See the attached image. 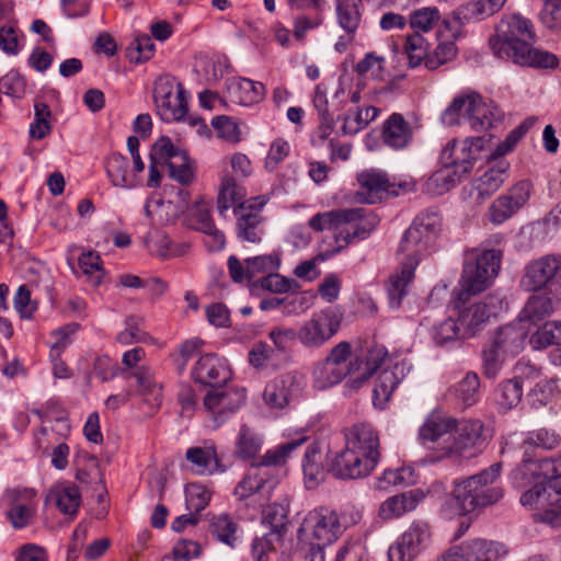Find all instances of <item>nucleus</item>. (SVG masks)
Listing matches in <instances>:
<instances>
[{"label":"nucleus","mask_w":561,"mask_h":561,"mask_svg":"<svg viewBox=\"0 0 561 561\" xmlns=\"http://www.w3.org/2000/svg\"><path fill=\"white\" fill-rule=\"evenodd\" d=\"M106 174L116 187L129 188L135 186V174L129 172V160L121 153H113L108 157Z\"/></svg>","instance_id":"79ce46f5"},{"label":"nucleus","mask_w":561,"mask_h":561,"mask_svg":"<svg viewBox=\"0 0 561 561\" xmlns=\"http://www.w3.org/2000/svg\"><path fill=\"white\" fill-rule=\"evenodd\" d=\"M431 336L438 346H445L451 342L466 339L457 320L447 318L431 329Z\"/></svg>","instance_id":"6e6d98bb"},{"label":"nucleus","mask_w":561,"mask_h":561,"mask_svg":"<svg viewBox=\"0 0 561 561\" xmlns=\"http://www.w3.org/2000/svg\"><path fill=\"white\" fill-rule=\"evenodd\" d=\"M425 497L420 489H413L387 499L379 508V515L385 519L402 516L413 511Z\"/></svg>","instance_id":"c85d7f7f"},{"label":"nucleus","mask_w":561,"mask_h":561,"mask_svg":"<svg viewBox=\"0 0 561 561\" xmlns=\"http://www.w3.org/2000/svg\"><path fill=\"white\" fill-rule=\"evenodd\" d=\"M560 443L561 438L554 431L538 428L528 432L522 444V448L524 449L525 456H528L533 447L541 448L543 450H552L557 448Z\"/></svg>","instance_id":"8fccbe9b"},{"label":"nucleus","mask_w":561,"mask_h":561,"mask_svg":"<svg viewBox=\"0 0 561 561\" xmlns=\"http://www.w3.org/2000/svg\"><path fill=\"white\" fill-rule=\"evenodd\" d=\"M506 0H477L460 7L456 11L457 20L479 21L496 13Z\"/></svg>","instance_id":"a18cd8bd"},{"label":"nucleus","mask_w":561,"mask_h":561,"mask_svg":"<svg viewBox=\"0 0 561 561\" xmlns=\"http://www.w3.org/2000/svg\"><path fill=\"white\" fill-rule=\"evenodd\" d=\"M287 508L282 504H273L264 512V519L271 526L272 530L264 536H268L272 541L278 540L287 520Z\"/></svg>","instance_id":"e2e57ef3"},{"label":"nucleus","mask_w":561,"mask_h":561,"mask_svg":"<svg viewBox=\"0 0 561 561\" xmlns=\"http://www.w3.org/2000/svg\"><path fill=\"white\" fill-rule=\"evenodd\" d=\"M263 437L251 430L248 425H242L236 444V454L242 460L252 462L257 461L262 456H259L263 447Z\"/></svg>","instance_id":"a19ab883"},{"label":"nucleus","mask_w":561,"mask_h":561,"mask_svg":"<svg viewBox=\"0 0 561 561\" xmlns=\"http://www.w3.org/2000/svg\"><path fill=\"white\" fill-rule=\"evenodd\" d=\"M414 271L412 265L400 263L398 270L389 277L387 293L391 308L398 309L401 306L402 299L408 293V287L414 278Z\"/></svg>","instance_id":"e433bc0d"},{"label":"nucleus","mask_w":561,"mask_h":561,"mask_svg":"<svg viewBox=\"0 0 561 561\" xmlns=\"http://www.w3.org/2000/svg\"><path fill=\"white\" fill-rule=\"evenodd\" d=\"M356 376L352 379V388L358 389L373 374L390 362L388 351L382 345L367 347L363 357L357 356Z\"/></svg>","instance_id":"b1692460"},{"label":"nucleus","mask_w":561,"mask_h":561,"mask_svg":"<svg viewBox=\"0 0 561 561\" xmlns=\"http://www.w3.org/2000/svg\"><path fill=\"white\" fill-rule=\"evenodd\" d=\"M308 440L305 433L297 437L268 449L257 461L252 462L243 479L237 484L234 495L243 501L256 493L268 495L276 486V480L271 474V466L284 465L291 454Z\"/></svg>","instance_id":"39448f33"},{"label":"nucleus","mask_w":561,"mask_h":561,"mask_svg":"<svg viewBox=\"0 0 561 561\" xmlns=\"http://www.w3.org/2000/svg\"><path fill=\"white\" fill-rule=\"evenodd\" d=\"M267 197L260 195L240 204L233 209L236 217V236L240 242L259 243L264 237V217L261 214Z\"/></svg>","instance_id":"2eb2a0df"},{"label":"nucleus","mask_w":561,"mask_h":561,"mask_svg":"<svg viewBox=\"0 0 561 561\" xmlns=\"http://www.w3.org/2000/svg\"><path fill=\"white\" fill-rule=\"evenodd\" d=\"M526 336V327L518 322L499 329L491 343L506 356H515L524 348Z\"/></svg>","instance_id":"cd10ccee"},{"label":"nucleus","mask_w":561,"mask_h":561,"mask_svg":"<svg viewBox=\"0 0 561 561\" xmlns=\"http://www.w3.org/2000/svg\"><path fill=\"white\" fill-rule=\"evenodd\" d=\"M501 253L496 250L479 252L473 249L466 253L460 278V291L457 295L456 308L460 309L470 295L485 290L497 275Z\"/></svg>","instance_id":"0eeeda50"},{"label":"nucleus","mask_w":561,"mask_h":561,"mask_svg":"<svg viewBox=\"0 0 561 561\" xmlns=\"http://www.w3.org/2000/svg\"><path fill=\"white\" fill-rule=\"evenodd\" d=\"M185 496L187 508L198 515L208 505L211 493L201 483H188L185 489Z\"/></svg>","instance_id":"338daca9"},{"label":"nucleus","mask_w":561,"mask_h":561,"mask_svg":"<svg viewBox=\"0 0 561 561\" xmlns=\"http://www.w3.org/2000/svg\"><path fill=\"white\" fill-rule=\"evenodd\" d=\"M428 45L421 34L408 35L404 44V53L411 67L419 66L427 56Z\"/></svg>","instance_id":"774afa93"},{"label":"nucleus","mask_w":561,"mask_h":561,"mask_svg":"<svg viewBox=\"0 0 561 561\" xmlns=\"http://www.w3.org/2000/svg\"><path fill=\"white\" fill-rule=\"evenodd\" d=\"M485 145L484 137L468 138L463 141L453 140L442 151L444 169L437 171L430 179V185L442 184L438 193L448 191L455 184L454 175H465L473 168L479 152Z\"/></svg>","instance_id":"6e6552de"},{"label":"nucleus","mask_w":561,"mask_h":561,"mask_svg":"<svg viewBox=\"0 0 561 561\" xmlns=\"http://www.w3.org/2000/svg\"><path fill=\"white\" fill-rule=\"evenodd\" d=\"M535 32L529 20L519 14L503 19L496 28V34L490 38V47L501 59L534 67L556 68L559 59L554 54L533 48Z\"/></svg>","instance_id":"f257e3e1"},{"label":"nucleus","mask_w":561,"mask_h":561,"mask_svg":"<svg viewBox=\"0 0 561 561\" xmlns=\"http://www.w3.org/2000/svg\"><path fill=\"white\" fill-rule=\"evenodd\" d=\"M480 379L476 373H468L454 388L455 396L466 407L473 405L479 397Z\"/></svg>","instance_id":"052dcab7"},{"label":"nucleus","mask_w":561,"mask_h":561,"mask_svg":"<svg viewBox=\"0 0 561 561\" xmlns=\"http://www.w3.org/2000/svg\"><path fill=\"white\" fill-rule=\"evenodd\" d=\"M4 500L9 505L4 514L13 529H24L34 522L37 511L34 489H9L4 493Z\"/></svg>","instance_id":"f3484780"},{"label":"nucleus","mask_w":561,"mask_h":561,"mask_svg":"<svg viewBox=\"0 0 561 561\" xmlns=\"http://www.w3.org/2000/svg\"><path fill=\"white\" fill-rule=\"evenodd\" d=\"M439 19L440 13L437 8H422L410 14V26L414 30V33H427L437 24Z\"/></svg>","instance_id":"680f3d73"},{"label":"nucleus","mask_w":561,"mask_h":561,"mask_svg":"<svg viewBox=\"0 0 561 561\" xmlns=\"http://www.w3.org/2000/svg\"><path fill=\"white\" fill-rule=\"evenodd\" d=\"M300 390V378L295 374H284L265 386L263 399L270 408L283 409L299 394Z\"/></svg>","instance_id":"412c9836"},{"label":"nucleus","mask_w":561,"mask_h":561,"mask_svg":"<svg viewBox=\"0 0 561 561\" xmlns=\"http://www.w3.org/2000/svg\"><path fill=\"white\" fill-rule=\"evenodd\" d=\"M412 470L410 468L401 467L398 469H387L376 480V489L387 491L391 486L403 485L412 482Z\"/></svg>","instance_id":"69168bd1"},{"label":"nucleus","mask_w":561,"mask_h":561,"mask_svg":"<svg viewBox=\"0 0 561 561\" xmlns=\"http://www.w3.org/2000/svg\"><path fill=\"white\" fill-rule=\"evenodd\" d=\"M362 0H335L336 21L347 34V41H353L363 19Z\"/></svg>","instance_id":"2f4dec72"},{"label":"nucleus","mask_w":561,"mask_h":561,"mask_svg":"<svg viewBox=\"0 0 561 561\" xmlns=\"http://www.w3.org/2000/svg\"><path fill=\"white\" fill-rule=\"evenodd\" d=\"M153 99L157 113L162 121L171 123L184 118L187 112L184 89L174 77L161 76L157 79Z\"/></svg>","instance_id":"ddd939ff"},{"label":"nucleus","mask_w":561,"mask_h":561,"mask_svg":"<svg viewBox=\"0 0 561 561\" xmlns=\"http://www.w3.org/2000/svg\"><path fill=\"white\" fill-rule=\"evenodd\" d=\"M456 419L442 413H431L419 430L420 439L424 443H435L446 434H451Z\"/></svg>","instance_id":"c9c22d12"},{"label":"nucleus","mask_w":561,"mask_h":561,"mask_svg":"<svg viewBox=\"0 0 561 561\" xmlns=\"http://www.w3.org/2000/svg\"><path fill=\"white\" fill-rule=\"evenodd\" d=\"M398 252L403 255L400 263L403 265H412V268L415 270L422 257L430 253V250L405 231L400 241Z\"/></svg>","instance_id":"3c124183"},{"label":"nucleus","mask_w":561,"mask_h":561,"mask_svg":"<svg viewBox=\"0 0 561 561\" xmlns=\"http://www.w3.org/2000/svg\"><path fill=\"white\" fill-rule=\"evenodd\" d=\"M238 524L227 514L214 516L209 524V531L220 542L234 548L238 540Z\"/></svg>","instance_id":"de8ad7c7"},{"label":"nucleus","mask_w":561,"mask_h":561,"mask_svg":"<svg viewBox=\"0 0 561 561\" xmlns=\"http://www.w3.org/2000/svg\"><path fill=\"white\" fill-rule=\"evenodd\" d=\"M379 114L375 106L348 111L343 117L342 130L346 135H354L364 129Z\"/></svg>","instance_id":"09e8293b"},{"label":"nucleus","mask_w":561,"mask_h":561,"mask_svg":"<svg viewBox=\"0 0 561 561\" xmlns=\"http://www.w3.org/2000/svg\"><path fill=\"white\" fill-rule=\"evenodd\" d=\"M483 432V423L479 420H456L451 432L453 443L445 447V455L466 458L474 456L485 440Z\"/></svg>","instance_id":"dca6fc26"},{"label":"nucleus","mask_w":561,"mask_h":561,"mask_svg":"<svg viewBox=\"0 0 561 561\" xmlns=\"http://www.w3.org/2000/svg\"><path fill=\"white\" fill-rule=\"evenodd\" d=\"M342 320L343 312L336 307L313 312L297 330L299 343L310 350L322 347L339 332Z\"/></svg>","instance_id":"9b49d317"},{"label":"nucleus","mask_w":561,"mask_h":561,"mask_svg":"<svg viewBox=\"0 0 561 561\" xmlns=\"http://www.w3.org/2000/svg\"><path fill=\"white\" fill-rule=\"evenodd\" d=\"M502 117L501 111L492 103H486L478 95L474 112L471 114L470 127L476 131L491 128Z\"/></svg>","instance_id":"49530a36"},{"label":"nucleus","mask_w":561,"mask_h":561,"mask_svg":"<svg viewBox=\"0 0 561 561\" xmlns=\"http://www.w3.org/2000/svg\"><path fill=\"white\" fill-rule=\"evenodd\" d=\"M314 231L331 230L336 248L332 254L340 252L355 240L366 239L377 225L376 217H367L363 208L335 209L318 213L308 221Z\"/></svg>","instance_id":"20e7f679"},{"label":"nucleus","mask_w":561,"mask_h":561,"mask_svg":"<svg viewBox=\"0 0 561 561\" xmlns=\"http://www.w3.org/2000/svg\"><path fill=\"white\" fill-rule=\"evenodd\" d=\"M351 344L340 342L331 348L328 356L317 364L313 376L319 388L332 387L350 376L348 385L352 387V379L356 376L357 360L351 359Z\"/></svg>","instance_id":"9d476101"},{"label":"nucleus","mask_w":561,"mask_h":561,"mask_svg":"<svg viewBox=\"0 0 561 561\" xmlns=\"http://www.w3.org/2000/svg\"><path fill=\"white\" fill-rule=\"evenodd\" d=\"M79 268L85 280L92 286H99L104 277V270L100 255L94 251L83 252L79 256Z\"/></svg>","instance_id":"4d7b16f0"},{"label":"nucleus","mask_w":561,"mask_h":561,"mask_svg":"<svg viewBox=\"0 0 561 561\" xmlns=\"http://www.w3.org/2000/svg\"><path fill=\"white\" fill-rule=\"evenodd\" d=\"M512 480L517 489L526 490L538 481H543L541 461L533 460L524 455V458L512 472Z\"/></svg>","instance_id":"37998d69"},{"label":"nucleus","mask_w":561,"mask_h":561,"mask_svg":"<svg viewBox=\"0 0 561 561\" xmlns=\"http://www.w3.org/2000/svg\"><path fill=\"white\" fill-rule=\"evenodd\" d=\"M523 397V381L515 377L502 382L496 391V403L503 411L515 408Z\"/></svg>","instance_id":"864d4df0"},{"label":"nucleus","mask_w":561,"mask_h":561,"mask_svg":"<svg viewBox=\"0 0 561 561\" xmlns=\"http://www.w3.org/2000/svg\"><path fill=\"white\" fill-rule=\"evenodd\" d=\"M520 286L526 291L561 289V255L547 254L530 261L525 266Z\"/></svg>","instance_id":"f8f14e48"},{"label":"nucleus","mask_w":561,"mask_h":561,"mask_svg":"<svg viewBox=\"0 0 561 561\" xmlns=\"http://www.w3.org/2000/svg\"><path fill=\"white\" fill-rule=\"evenodd\" d=\"M228 93L231 102L249 106L261 102L265 98L266 89L259 81L238 78L229 81Z\"/></svg>","instance_id":"bb28decb"},{"label":"nucleus","mask_w":561,"mask_h":561,"mask_svg":"<svg viewBox=\"0 0 561 561\" xmlns=\"http://www.w3.org/2000/svg\"><path fill=\"white\" fill-rule=\"evenodd\" d=\"M553 311L552 300L543 295L531 296L526 302L523 311L520 323L530 321L533 323L539 322L549 317Z\"/></svg>","instance_id":"603ef678"},{"label":"nucleus","mask_w":561,"mask_h":561,"mask_svg":"<svg viewBox=\"0 0 561 561\" xmlns=\"http://www.w3.org/2000/svg\"><path fill=\"white\" fill-rule=\"evenodd\" d=\"M506 553L503 543L478 537L451 546L438 561H499Z\"/></svg>","instance_id":"4468645a"},{"label":"nucleus","mask_w":561,"mask_h":561,"mask_svg":"<svg viewBox=\"0 0 561 561\" xmlns=\"http://www.w3.org/2000/svg\"><path fill=\"white\" fill-rule=\"evenodd\" d=\"M519 502L537 511L538 522L552 528L561 527V482L538 481L524 490Z\"/></svg>","instance_id":"1a4fd4ad"},{"label":"nucleus","mask_w":561,"mask_h":561,"mask_svg":"<svg viewBox=\"0 0 561 561\" xmlns=\"http://www.w3.org/2000/svg\"><path fill=\"white\" fill-rule=\"evenodd\" d=\"M34 122L30 126V136L33 139H43L51 131L49 118L51 112L44 102H36L34 105Z\"/></svg>","instance_id":"bf43d9fd"},{"label":"nucleus","mask_w":561,"mask_h":561,"mask_svg":"<svg viewBox=\"0 0 561 561\" xmlns=\"http://www.w3.org/2000/svg\"><path fill=\"white\" fill-rule=\"evenodd\" d=\"M348 522L344 515H339L328 507L310 511L298 529V540L308 545L309 561H324L323 548L331 545L345 531Z\"/></svg>","instance_id":"423d86ee"},{"label":"nucleus","mask_w":561,"mask_h":561,"mask_svg":"<svg viewBox=\"0 0 561 561\" xmlns=\"http://www.w3.org/2000/svg\"><path fill=\"white\" fill-rule=\"evenodd\" d=\"M245 400L242 389L216 387L204 397V408L215 416L237 411Z\"/></svg>","instance_id":"5701e85b"},{"label":"nucleus","mask_w":561,"mask_h":561,"mask_svg":"<svg viewBox=\"0 0 561 561\" xmlns=\"http://www.w3.org/2000/svg\"><path fill=\"white\" fill-rule=\"evenodd\" d=\"M431 539L430 525L423 520L413 522L389 547V561H412L426 548Z\"/></svg>","instance_id":"a211bd4d"},{"label":"nucleus","mask_w":561,"mask_h":561,"mask_svg":"<svg viewBox=\"0 0 561 561\" xmlns=\"http://www.w3.org/2000/svg\"><path fill=\"white\" fill-rule=\"evenodd\" d=\"M191 375L195 382L210 388L225 386L232 378L227 362L214 353L199 356L192 367Z\"/></svg>","instance_id":"6ab92c4d"},{"label":"nucleus","mask_w":561,"mask_h":561,"mask_svg":"<svg viewBox=\"0 0 561 561\" xmlns=\"http://www.w3.org/2000/svg\"><path fill=\"white\" fill-rule=\"evenodd\" d=\"M245 190L231 176H225L219 187L217 197V209L221 216L230 208L237 207L240 204H248L249 201H243L245 197Z\"/></svg>","instance_id":"ea45409f"},{"label":"nucleus","mask_w":561,"mask_h":561,"mask_svg":"<svg viewBox=\"0 0 561 561\" xmlns=\"http://www.w3.org/2000/svg\"><path fill=\"white\" fill-rule=\"evenodd\" d=\"M407 231L431 251L439 232V218L434 214H422Z\"/></svg>","instance_id":"4c0bfd02"},{"label":"nucleus","mask_w":561,"mask_h":561,"mask_svg":"<svg viewBox=\"0 0 561 561\" xmlns=\"http://www.w3.org/2000/svg\"><path fill=\"white\" fill-rule=\"evenodd\" d=\"M530 183L519 181L508 192L499 196L489 208L491 222L500 225L514 216L530 197Z\"/></svg>","instance_id":"aec40b11"},{"label":"nucleus","mask_w":561,"mask_h":561,"mask_svg":"<svg viewBox=\"0 0 561 561\" xmlns=\"http://www.w3.org/2000/svg\"><path fill=\"white\" fill-rule=\"evenodd\" d=\"M412 128L401 114H392L383 124L382 138L393 149L407 147L412 139Z\"/></svg>","instance_id":"f704fd0d"},{"label":"nucleus","mask_w":561,"mask_h":561,"mask_svg":"<svg viewBox=\"0 0 561 561\" xmlns=\"http://www.w3.org/2000/svg\"><path fill=\"white\" fill-rule=\"evenodd\" d=\"M357 181L363 190L366 191V196L360 198L362 202L374 204L382 197V194L399 195L394 190V184H390L387 174L379 170H365L357 174Z\"/></svg>","instance_id":"a878e982"},{"label":"nucleus","mask_w":561,"mask_h":561,"mask_svg":"<svg viewBox=\"0 0 561 561\" xmlns=\"http://www.w3.org/2000/svg\"><path fill=\"white\" fill-rule=\"evenodd\" d=\"M529 343L535 350L561 345V321H549L531 334Z\"/></svg>","instance_id":"5fc2aeb1"},{"label":"nucleus","mask_w":561,"mask_h":561,"mask_svg":"<svg viewBox=\"0 0 561 561\" xmlns=\"http://www.w3.org/2000/svg\"><path fill=\"white\" fill-rule=\"evenodd\" d=\"M345 448L336 455L329 468L340 479H358L368 476L380 459L377 431L369 423H358L345 433Z\"/></svg>","instance_id":"f03ea898"},{"label":"nucleus","mask_w":561,"mask_h":561,"mask_svg":"<svg viewBox=\"0 0 561 561\" xmlns=\"http://www.w3.org/2000/svg\"><path fill=\"white\" fill-rule=\"evenodd\" d=\"M185 458L191 463V470L197 474L205 476L225 471L213 445L191 447L186 450Z\"/></svg>","instance_id":"7c9ffc66"},{"label":"nucleus","mask_w":561,"mask_h":561,"mask_svg":"<svg viewBox=\"0 0 561 561\" xmlns=\"http://www.w3.org/2000/svg\"><path fill=\"white\" fill-rule=\"evenodd\" d=\"M147 248L151 254L161 259H170L184 255L188 250L187 243H174L169 236L156 232L148 237Z\"/></svg>","instance_id":"c03bdc74"},{"label":"nucleus","mask_w":561,"mask_h":561,"mask_svg":"<svg viewBox=\"0 0 561 561\" xmlns=\"http://www.w3.org/2000/svg\"><path fill=\"white\" fill-rule=\"evenodd\" d=\"M252 279L259 275L276 272L280 265V257L277 253L257 255L245 260Z\"/></svg>","instance_id":"0e129e2a"},{"label":"nucleus","mask_w":561,"mask_h":561,"mask_svg":"<svg viewBox=\"0 0 561 561\" xmlns=\"http://www.w3.org/2000/svg\"><path fill=\"white\" fill-rule=\"evenodd\" d=\"M478 93L457 95L442 114V122L446 126L460 125L462 121L470 124L471 114L474 112Z\"/></svg>","instance_id":"72a5a7b5"},{"label":"nucleus","mask_w":561,"mask_h":561,"mask_svg":"<svg viewBox=\"0 0 561 561\" xmlns=\"http://www.w3.org/2000/svg\"><path fill=\"white\" fill-rule=\"evenodd\" d=\"M324 455L319 443H311L305 453L302 471L305 483L308 489L317 488L325 478Z\"/></svg>","instance_id":"473e14b6"},{"label":"nucleus","mask_w":561,"mask_h":561,"mask_svg":"<svg viewBox=\"0 0 561 561\" xmlns=\"http://www.w3.org/2000/svg\"><path fill=\"white\" fill-rule=\"evenodd\" d=\"M81 503L76 485L59 483L51 486L45 497L46 505L56 506L62 514L75 516Z\"/></svg>","instance_id":"c756f323"},{"label":"nucleus","mask_w":561,"mask_h":561,"mask_svg":"<svg viewBox=\"0 0 561 561\" xmlns=\"http://www.w3.org/2000/svg\"><path fill=\"white\" fill-rule=\"evenodd\" d=\"M510 163L506 160H499L490 165L483 174L473 182V190L481 202L491 197L508 179Z\"/></svg>","instance_id":"393cba45"},{"label":"nucleus","mask_w":561,"mask_h":561,"mask_svg":"<svg viewBox=\"0 0 561 561\" xmlns=\"http://www.w3.org/2000/svg\"><path fill=\"white\" fill-rule=\"evenodd\" d=\"M489 320L486 304L474 302L459 310L458 323L465 334V337L473 336L480 331Z\"/></svg>","instance_id":"58836bf2"},{"label":"nucleus","mask_w":561,"mask_h":561,"mask_svg":"<svg viewBox=\"0 0 561 561\" xmlns=\"http://www.w3.org/2000/svg\"><path fill=\"white\" fill-rule=\"evenodd\" d=\"M165 168L168 169L170 179L181 185H190L195 179L192 161L185 152H182L180 156H174V159H172Z\"/></svg>","instance_id":"13d9d810"},{"label":"nucleus","mask_w":561,"mask_h":561,"mask_svg":"<svg viewBox=\"0 0 561 561\" xmlns=\"http://www.w3.org/2000/svg\"><path fill=\"white\" fill-rule=\"evenodd\" d=\"M410 370V366L405 360L394 363L392 366L383 368L373 390V402L374 405L383 409L387 402L390 400L394 389L399 382L405 377Z\"/></svg>","instance_id":"4be33fe9"},{"label":"nucleus","mask_w":561,"mask_h":561,"mask_svg":"<svg viewBox=\"0 0 561 561\" xmlns=\"http://www.w3.org/2000/svg\"><path fill=\"white\" fill-rule=\"evenodd\" d=\"M502 463L496 462L481 472L455 484L451 497L443 506L447 517L461 516L496 504L503 497L497 484Z\"/></svg>","instance_id":"7ed1b4c3"}]
</instances>
